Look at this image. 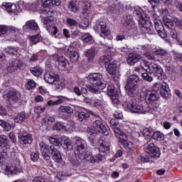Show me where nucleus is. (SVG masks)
<instances>
[{
  "label": "nucleus",
  "mask_w": 182,
  "mask_h": 182,
  "mask_svg": "<svg viewBox=\"0 0 182 182\" xmlns=\"http://www.w3.org/2000/svg\"><path fill=\"white\" fill-rule=\"evenodd\" d=\"M23 29L26 32H28V31H38L39 26H38V23L35 21L30 20L23 26Z\"/></svg>",
  "instance_id": "obj_29"
},
{
  "label": "nucleus",
  "mask_w": 182,
  "mask_h": 182,
  "mask_svg": "<svg viewBox=\"0 0 182 182\" xmlns=\"http://www.w3.org/2000/svg\"><path fill=\"white\" fill-rule=\"evenodd\" d=\"M99 63L104 64L106 67L107 65H111L112 63H114V60H113V57H112V55H103L100 57Z\"/></svg>",
  "instance_id": "obj_35"
},
{
  "label": "nucleus",
  "mask_w": 182,
  "mask_h": 182,
  "mask_svg": "<svg viewBox=\"0 0 182 182\" xmlns=\"http://www.w3.org/2000/svg\"><path fill=\"white\" fill-rule=\"evenodd\" d=\"M101 141L102 144L98 149L100 153H106V151H109V150H110V146L105 145V144H103V140H102Z\"/></svg>",
  "instance_id": "obj_58"
},
{
  "label": "nucleus",
  "mask_w": 182,
  "mask_h": 182,
  "mask_svg": "<svg viewBox=\"0 0 182 182\" xmlns=\"http://www.w3.org/2000/svg\"><path fill=\"white\" fill-rule=\"evenodd\" d=\"M31 73L34 76H41L42 75L43 71L41 68L39 67H34L31 68Z\"/></svg>",
  "instance_id": "obj_50"
},
{
  "label": "nucleus",
  "mask_w": 182,
  "mask_h": 182,
  "mask_svg": "<svg viewBox=\"0 0 182 182\" xmlns=\"http://www.w3.org/2000/svg\"><path fill=\"white\" fill-rule=\"evenodd\" d=\"M65 100H66V97H59L58 100H57L56 101H53V100L48 101L47 105H48V106H53L55 105H60V104L63 103V102H65Z\"/></svg>",
  "instance_id": "obj_46"
},
{
  "label": "nucleus",
  "mask_w": 182,
  "mask_h": 182,
  "mask_svg": "<svg viewBox=\"0 0 182 182\" xmlns=\"http://www.w3.org/2000/svg\"><path fill=\"white\" fill-rule=\"evenodd\" d=\"M75 154L80 159V160H85V159H90V151H87V143L86 140L80 136H75Z\"/></svg>",
  "instance_id": "obj_3"
},
{
  "label": "nucleus",
  "mask_w": 182,
  "mask_h": 182,
  "mask_svg": "<svg viewBox=\"0 0 182 182\" xmlns=\"http://www.w3.org/2000/svg\"><path fill=\"white\" fill-rule=\"evenodd\" d=\"M88 140L90 145L93 147H96V146H97V143H99V139H97L96 136H89Z\"/></svg>",
  "instance_id": "obj_55"
},
{
  "label": "nucleus",
  "mask_w": 182,
  "mask_h": 182,
  "mask_svg": "<svg viewBox=\"0 0 182 182\" xmlns=\"http://www.w3.org/2000/svg\"><path fill=\"white\" fill-rule=\"evenodd\" d=\"M1 169L4 174H18V173H22V168L19 165L14 164H6L1 166Z\"/></svg>",
  "instance_id": "obj_13"
},
{
  "label": "nucleus",
  "mask_w": 182,
  "mask_h": 182,
  "mask_svg": "<svg viewBox=\"0 0 182 182\" xmlns=\"http://www.w3.org/2000/svg\"><path fill=\"white\" fill-rule=\"evenodd\" d=\"M109 124L114 133L115 134L116 137H120V136L124 134V132H122V130L117 127V126H119V121L116 118L112 119L109 121Z\"/></svg>",
  "instance_id": "obj_23"
},
{
  "label": "nucleus",
  "mask_w": 182,
  "mask_h": 182,
  "mask_svg": "<svg viewBox=\"0 0 182 182\" xmlns=\"http://www.w3.org/2000/svg\"><path fill=\"white\" fill-rule=\"evenodd\" d=\"M151 139L156 141H163L164 140V134L160 131L154 132L151 134Z\"/></svg>",
  "instance_id": "obj_38"
},
{
  "label": "nucleus",
  "mask_w": 182,
  "mask_h": 182,
  "mask_svg": "<svg viewBox=\"0 0 182 182\" xmlns=\"http://www.w3.org/2000/svg\"><path fill=\"white\" fill-rule=\"evenodd\" d=\"M58 68L60 70H66L69 66V61L63 56H60L58 58Z\"/></svg>",
  "instance_id": "obj_31"
},
{
  "label": "nucleus",
  "mask_w": 182,
  "mask_h": 182,
  "mask_svg": "<svg viewBox=\"0 0 182 182\" xmlns=\"http://www.w3.org/2000/svg\"><path fill=\"white\" fill-rule=\"evenodd\" d=\"M41 12L43 14L46 15V17L43 18L44 28H46L52 36H54V38H59L58 36H56L58 34V27L55 26V19L53 18L55 11L46 6L41 11Z\"/></svg>",
  "instance_id": "obj_1"
},
{
  "label": "nucleus",
  "mask_w": 182,
  "mask_h": 182,
  "mask_svg": "<svg viewBox=\"0 0 182 182\" xmlns=\"http://www.w3.org/2000/svg\"><path fill=\"white\" fill-rule=\"evenodd\" d=\"M84 160H87V161H90L92 164H95V163H99L103 160V156L102 154H98L95 156H92V152H90V158L85 159Z\"/></svg>",
  "instance_id": "obj_37"
},
{
  "label": "nucleus",
  "mask_w": 182,
  "mask_h": 182,
  "mask_svg": "<svg viewBox=\"0 0 182 182\" xmlns=\"http://www.w3.org/2000/svg\"><path fill=\"white\" fill-rule=\"evenodd\" d=\"M154 132L151 129H149V128H144L142 130V134L144 136V137H150L151 134H153Z\"/></svg>",
  "instance_id": "obj_62"
},
{
  "label": "nucleus",
  "mask_w": 182,
  "mask_h": 182,
  "mask_svg": "<svg viewBox=\"0 0 182 182\" xmlns=\"http://www.w3.org/2000/svg\"><path fill=\"white\" fill-rule=\"evenodd\" d=\"M142 79L145 80L146 82H151L152 80H154V78L151 76V73L147 72V73H143L141 74Z\"/></svg>",
  "instance_id": "obj_54"
},
{
  "label": "nucleus",
  "mask_w": 182,
  "mask_h": 182,
  "mask_svg": "<svg viewBox=\"0 0 182 182\" xmlns=\"http://www.w3.org/2000/svg\"><path fill=\"white\" fill-rule=\"evenodd\" d=\"M88 80L92 86H95L100 90H103L106 87V81H105L103 75L100 73L90 74Z\"/></svg>",
  "instance_id": "obj_6"
},
{
  "label": "nucleus",
  "mask_w": 182,
  "mask_h": 182,
  "mask_svg": "<svg viewBox=\"0 0 182 182\" xmlns=\"http://www.w3.org/2000/svg\"><path fill=\"white\" fill-rule=\"evenodd\" d=\"M145 153L149 154L151 159H159L160 157V149L154 143H147L144 146Z\"/></svg>",
  "instance_id": "obj_12"
},
{
  "label": "nucleus",
  "mask_w": 182,
  "mask_h": 182,
  "mask_svg": "<svg viewBox=\"0 0 182 182\" xmlns=\"http://www.w3.org/2000/svg\"><path fill=\"white\" fill-rule=\"evenodd\" d=\"M18 140L21 144H31L33 141L32 134L28 132L18 134Z\"/></svg>",
  "instance_id": "obj_22"
},
{
  "label": "nucleus",
  "mask_w": 182,
  "mask_h": 182,
  "mask_svg": "<svg viewBox=\"0 0 182 182\" xmlns=\"http://www.w3.org/2000/svg\"><path fill=\"white\" fill-rule=\"evenodd\" d=\"M154 26L156 32L161 31L164 28L161 21L157 19L154 20Z\"/></svg>",
  "instance_id": "obj_53"
},
{
  "label": "nucleus",
  "mask_w": 182,
  "mask_h": 182,
  "mask_svg": "<svg viewBox=\"0 0 182 182\" xmlns=\"http://www.w3.org/2000/svg\"><path fill=\"white\" fill-rule=\"evenodd\" d=\"M140 77L137 74L131 75L127 80L126 90L129 96L136 97L137 96V87Z\"/></svg>",
  "instance_id": "obj_4"
},
{
  "label": "nucleus",
  "mask_w": 182,
  "mask_h": 182,
  "mask_svg": "<svg viewBox=\"0 0 182 182\" xmlns=\"http://www.w3.org/2000/svg\"><path fill=\"white\" fill-rule=\"evenodd\" d=\"M113 116L117 120H122L123 119V112H122L119 109H117L114 111Z\"/></svg>",
  "instance_id": "obj_59"
},
{
  "label": "nucleus",
  "mask_w": 182,
  "mask_h": 182,
  "mask_svg": "<svg viewBox=\"0 0 182 182\" xmlns=\"http://www.w3.org/2000/svg\"><path fill=\"white\" fill-rule=\"evenodd\" d=\"M147 105H154L159 102V92L154 90L150 94H147L145 97Z\"/></svg>",
  "instance_id": "obj_20"
},
{
  "label": "nucleus",
  "mask_w": 182,
  "mask_h": 182,
  "mask_svg": "<svg viewBox=\"0 0 182 182\" xmlns=\"http://www.w3.org/2000/svg\"><path fill=\"white\" fill-rule=\"evenodd\" d=\"M2 8L6 9L9 14H16V5L11 3H3Z\"/></svg>",
  "instance_id": "obj_36"
},
{
  "label": "nucleus",
  "mask_w": 182,
  "mask_h": 182,
  "mask_svg": "<svg viewBox=\"0 0 182 182\" xmlns=\"http://www.w3.org/2000/svg\"><path fill=\"white\" fill-rule=\"evenodd\" d=\"M125 106L131 113H137L139 114H146V107L134 102L133 100H129L125 102Z\"/></svg>",
  "instance_id": "obj_7"
},
{
  "label": "nucleus",
  "mask_w": 182,
  "mask_h": 182,
  "mask_svg": "<svg viewBox=\"0 0 182 182\" xmlns=\"http://www.w3.org/2000/svg\"><path fill=\"white\" fill-rule=\"evenodd\" d=\"M59 113H67L68 114H70V113H73V109L70 106H60L58 109Z\"/></svg>",
  "instance_id": "obj_47"
},
{
  "label": "nucleus",
  "mask_w": 182,
  "mask_h": 182,
  "mask_svg": "<svg viewBox=\"0 0 182 182\" xmlns=\"http://www.w3.org/2000/svg\"><path fill=\"white\" fill-rule=\"evenodd\" d=\"M68 9L71 12H74V14H76L77 11H79V9L77 8V2L75 1H70L68 2Z\"/></svg>",
  "instance_id": "obj_44"
},
{
  "label": "nucleus",
  "mask_w": 182,
  "mask_h": 182,
  "mask_svg": "<svg viewBox=\"0 0 182 182\" xmlns=\"http://www.w3.org/2000/svg\"><path fill=\"white\" fill-rule=\"evenodd\" d=\"M39 59V55L38 53H33L29 58L28 62L30 63H33L35 62H38Z\"/></svg>",
  "instance_id": "obj_60"
},
{
  "label": "nucleus",
  "mask_w": 182,
  "mask_h": 182,
  "mask_svg": "<svg viewBox=\"0 0 182 182\" xmlns=\"http://www.w3.org/2000/svg\"><path fill=\"white\" fill-rule=\"evenodd\" d=\"M81 39L85 43H89V42H92L93 37L89 33H87L81 36Z\"/></svg>",
  "instance_id": "obj_51"
},
{
  "label": "nucleus",
  "mask_w": 182,
  "mask_h": 182,
  "mask_svg": "<svg viewBox=\"0 0 182 182\" xmlns=\"http://www.w3.org/2000/svg\"><path fill=\"white\" fill-rule=\"evenodd\" d=\"M94 31H95V32H100V36L103 38V39L109 38V36L110 35V31H109V28H107V24H106V22L105 21L97 23L94 26Z\"/></svg>",
  "instance_id": "obj_11"
},
{
  "label": "nucleus",
  "mask_w": 182,
  "mask_h": 182,
  "mask_svg": "<svg viewBox=\"0 0 182 182\" xmlns=\"http://www.w3.org/2000/svg\"><path fill=\"white\" fill-rule=\"evenodd\" d=\"M0 126H1V127H3L6 132H9V130L11 129V124L8 122H5L2 119H0Z\"/></svg>",
  "instance_id": "obj_56"
},
{
  "label": "nucleus",
  "mask_w": 182,
  "mask_h": 182,
  "mask_svg": "<svg viewBox=\"0 0 182 182\" xmlns=\"http://www.w3.org/2000/svg\"><path fill=\"white\" fill-rule=\"evenodd\" d=\"M133 15L134 16H138L139 18V25L141 24V22L140 21L141 19H142L143 21H147L149 20V18L146 16H144V11H143V9L138 8V9H135L134 12H133Z\"/></svg>",
  "instance_id": "obj_32"
},
{
  "label": "nucleus",
  "mask_w": 182,
  "mask_h": 182,
  "mask_svg": "<svg viewBox=\"0 0 182 182\" xmlns=\"http://www.w3.org/2000/svg\"><path fill=\"white\" fill-rule=\"evenodd\" d=\"M95 55H96V52L93 49H89L85 52V55L87 58L88 60H92L95 58Z\"/></svg>",
  "instance_id": "obj_52"
},
{
  "label": "nucleus",
  "mask_w": 182,
  "mask_h": 182,
  "mask_svg": "<svg viewBox=\"0 0 182 182\" xmlns=\"http://www.w3.org/2000/svg\"><path fill=\"white\" fill-rule=\"evenodd\" d=\"M119 141L124 146V149L127 150L128 151H130L132 153V151H134L136 150V145L133 144L132 141H127L128 138L127 135L124 133L119 136H118Z\"/></svg>",
  "instance_id": "obj_14"
},
{
  "label": "nucleus",
  "mask_w": 182,
  "mask_h": 182,
  "mask_svg": "<svg viewBox=\"0 0 182 182\" xmlns=\"http://www.w3.org/2000/svg\"><path fill=\"white\" fill-rule=\"evenodd\" d=\"M90 114L97 117V114L96 112H93V111L89 109H85L84 111L78 112L77 119L80 122H83V120H87V119L90 117Z\"/></svg>",
  "instance_id": "obj_21"
},
{
  "label": "nucleus",
  "mask_w": 182,
  "mask_h": 182,
  "mask_svg": "<svg viewBox=\"0 0 182 182\" xmlns=\"http://www.w3.org/2000/svg\"><path fill=\"white\" fill-rule=\"evenodd\" d=\"M153 52L156 56H158V58H161V59H166V58H168L170 55L168 52L161 47L154 48Z\"/></svg>",
  "instance_id": "obj_28"
},
{
  "label": "nucleus",
  "mask_w": 182,
  "mask_h": 182,
  "mask_svg": "<svg viewBox=\"0 0 182 182\" xmlns=\"http://www.w3.org/2000/svg\"><path fill=\"white\" fill-rule=\"evenodd\" d=\"M6 97H7V105L8 107H14V105L18 103L19 100H21V93L16 90H10L5 95Z\"/></svg>",
  "instance_id": "obj_9"
},
{
  "label": "nucleus",
  "mask_w": 182,
  "mask_h": 182,
  "mask_svg": "<svg viewBox=\"0 0 182 182\" xmlns=\"http://www.w3.org/2000/svg\"><path fill=\"white\" fill-rule=\"evenodd\" d=\"M141 31L142 33L148 35H154V28L149 20H143L141 18Z\"/></svg>",
  "instance_id": "obj_15"
},
{
  "label": "nucleus",
  "mask_w": 182,
  "mask_h": 182,
  "mask_svg": "<svg viewBox=\"0 0 182 182\" xmlns=\"http://www.w3.org/2000/svg\"><path fill=\"white\" fill-rule=\"evenodd\" d=\"M49 141L51 144H53V146H62L65 150H73V144L68 138H65L60 143V139L58 136H50L49 137Z\"/></svg>",
  "instance_id": "obj_8"
},
{
  "label": "nucleus",
  "mask_w": 182,
  "mask_h": 182,
  "mask_svg": "<svg viewBox=\"0 0 182 182\" xmlns=\"http://www.w3.org/2000/svg\"><path fill=\"white\" fill-rule=\"evenodd\" d=\"M175 6L179 12H182V1L181 0H176Z\"/></svg>",
  "instance_id": "obj_64"
},
{
  "label": "nucleus",
  "mask_w": 182,
  "mask_h": 182,
  "mask_svg": "<svg viewBox=\"0 0 182 182\" xmlns=\"http://www.w3.org/2000/svg\"><path fill=\"white\" fill-rule=\"evenodd\" d=\"M0 147L1 149H6V150L11 149L9 139H8L5 135H0Z\"/></svg>",
  "instance_id": "obj_33"
},
{
  "label": "nucleus",
  "mask_w": 182,
  "mask_h": 182,
  "mask_svg": "<svg viewBox=\"0 0 182 182\" xmlns=\"http://www.w3.org/2000/svg\"><path fill=\"white\" fill-rule=\"evenodd\" d=\"M154 90H156L157 93H159L163 99H167L170 96V88L168 84L164 82H156L154 85Z\"/></svg>",
  "instance_id": "obj_10"
},
{
  "label": "nucleus",
  "mask_w": 182,
  "mask_h": 182,
  "mask_svg": "<svg viewBox=\"0 0 182 182\" xmlns=\"http://www.w3.org/2000/svg\"><path fill=\"white\" fill-rule=\"evenodd\" d=\"M87 133L90 134V136H95L98 133H102L105 136H109L107 128L104 125L103 120L99 117L98 119L94 122L92 127L87 128Z\"/></svg>",
  "instance_id": "obj_5"
},
{
  "label": "nucleus",
  "mask_w": 182,
  "mask_h": 182,
  "mask_svg": "<svg viewBox=\"0 0 182 182\" xmlns=\"http://www.w3.org/2000/svg\"><path fill=\"white\" fill-rule=\"evenodd\" d=\"M107 90V95L109 96V97H111L113 105H120V100H119V94H117V91L114 90V86H108Z\"/></svg>",
  "instance_id": "obj_18"
},
{
  "label": "nucleus",
  "mask_w": 182,
  "mask_h": 182,
  "mask_svg": "<svg viewBox=\"0 0 182 182\" xmlns=\"http://www.w3.org/2000/svg\"><path fill=\"white\" fill-rule=\"evenodd\" d=\"M44 80L49 83L50 85L52 83H55L56 80H59V75L55 74L53 72H47L44 75Z\"/></svg>",
  "instance_id": "obj_25"
},
{
  "label": "nucleus",
  "mask_w": 182,
  "mask_h": 182,
  "mask_svg": "<svg viewBox=\"0 0 182 182\" xmlns=\"http://www.w3.org/2000/svg\"><path fill=\"white\" fill-rule=\"evenodd\" d=\"M155 63L151 64L149 61L144 60L143 63H141V68L150 73L151 72V68L154 67Z\"/></svg>",
  "instance_id": "obj_43"
},
{
  "label": "nucleus",
  "mask_w": 182,
  "mask_h": 182,
  "mask_svg": "<svg viewBox=\"0 0 182 182\" xmlns=\"http://www.w3.org/2000/svg\"><path fill=\"white\" fill-rule=\"evenodd\" d=\"M150 73H154V76L157 77L158 80H163L166 76V73H164L161 66L157 64L154 65V67L151 68Z\"/></svg>",
  "instance_id": "obj_17"
},
{
  "label": "nucleus",
  "mask_w": 182,
  "mask_h": 182,
  "mask_svg": "<svg viewBox=\"0 0 182 182\" xmlns=\"http://www.w3.org/2000/svg\"><path fill=\"white\" fill-rule=\"evenodd\" d=\"M105 68L107 69V73L111 76H114L117 73V64L115 62L111 64H107Z\"/></svg>",
  "instance_id": "obj_34"
},
{
  "label": "nucleus",
  "mask_w": 182,
  "mask_h": 182,
  "mask_svg": "<svg viewBox=\"0 0 182 182\" xmlns=\"http://www.w3.org/2000/svg\"><path fill=\"white\" fill-rule=\"evenodd\" d=\"M39 146L44 160H50V154H52L53 160H54L55 163H62L60 151H59L55 146H49L45 142H40Z\"/></svg>",
  "instance_id": "obj_2"
},
{
  "label": "nucleus",
  "mask_w": 182,
  "mask_h": 182,
  "mask_svg": "<svg viewBox=\"0 0 182 182\" xmlns=\"http://www.w3.org/2000/svg\"><path fill=\"white\" fill-rule=\"evenodd\" d=\"M140 59H141V55L137 54L136 53H131L128 55L127 62L128 65L133 66V65H135V63H137V62H139Z\"/></svg>",
  "instance_id": "obj_27"
},
{
  "label": "nucleus",
  "mask_w": 182,
  "mask_h": 182,
  "mask_svg": "<svg viewBox=\"0 0 182 182\" xmlns=\"http://www.w3.org/2000/svg\"><path fill=\"white\" fill-rule=\"evenodd\" d=\"M67 25L69 26V28H71L73 29V28H77L79 23H77V21L72 18H68L66 20Z\"/></svg>",
  "instance_id": "obj_45"
},
{
  "label": "nucleus",
  "mask_w": 182,
  "mask_h": 182,
  "mask_svg": "<svg viewBox=\"0 0 182 182\" xmlns=\"http://www.w3.org/2000/svg\"><path fill=\"white\" fill-rule=\"evenodd\" d=\"M8 151L9 149H3V151L0 153V164L1 166H5V160L8 157Z\"/></svg>",
  "instance_id": "obj_42"
},
{
  "label": "nucleus",
  "mask_w": 182,
  "mask_h": 182,
  "mask_svg": "<svg viewBox=\"0 0 182 182\" xmlns=\"http://www.w3.org/2000/svg\"><path fill=\"white\" fill-rule=\"evenodd\" d=\"M9 31L12 33H15V35H19V33H22V30L19 28H16V27L10 26L6 27V26H0V36L1 35H5L6 33V31Z\"/></svg>",
  "instance_id": "obj_24"
},
{
  "label": "nucleus",
  "mask_w": 182,
  "mask_h": 182,
  "mask_svg": "<svg viewBox=\"0 0 182 182\" xmlns=\"http://www.w3.org/2000/svg\"><path fill=\"white\" fill-rule=\"evenodd\" d=\"M146 114L151 113L154 116H157L160 113V107L158 103L151 104V107H145Z\"/></svg>",
  "instance_id": "obj_30"
},
{
  "label": "nucleus",
  "mask_w": 182,
  "mask_h": 182,
  "mask_svg": "<svg viewBox=\"0 0 182 182\" xmlns=\"http://www.w3.org/2000/svg\"><path fill=\"white\" fill-rule=\"evenodd\" d=\"M67 54L70 56V59L72 62H77L80 57V54H79V52L76 50V48L73 46H70L68 48Z\"/></svg>",
  "instance_id": "obj_19"
},
{
  "label": "nucleus",
  "mask_w": 182,
  "mask_h": 182,
  "mask_svg": "<svg viewBox=\"0 0 182 182\" xmlns=\"http://www.w3.org/2000/svg\"><path fill=\"white\" fill-rule=\"evenodd\" d=\"M26 87L28 90H33L36 87V82L33 80H27Z\"/></svg>",
  "instance_id": "obj_49"
},
{
  "label": "nucleus",
  "mask_w": 182,
  "mask_h": 182,
  "mask_svg": "<svg viewBox=\"0 0 182 182\" xmlns=\"http://www.w3.org/2000/svg\"><path fill=\"white\" fill-rule=\"evenodd\" d=\"M6 53H9V55H13L14 56H18L19 55V48L18 47H7L5 49Z\"/></svg>",
  "instance_id": "obj_40"
},
{
  "label": "nucleus",
  "mask_w": 182,
  "mask_h": 182,
  "mask_svg": "<svg viewBox=\"0 0 182 182\" xmlns=\"http://www.w3.org/2000/svg\"><path fill=\"white\" fill-rule=\"evenodd\" d=\"M87 89L88 92H90V93H93L94 95H98L99 98L97 97H95L92 98V105L93 106H100L102 105V94L99 91V90L93 87V86L88 85H87Z\"/></svg>",
  "instance_id": "obj_16"
},
{
  "label": "nucleus",
  "mask_w": 182,
  "mask_h": 182,
  "mask_svg": "<svg viewBox=\"0 0 182 182\" xmlns=\"http://www.w3.org/2000/svg\"><path fill=\"white\" fill-rule=\"evenodd\" d=\"M124 25L129 31H137V26L136 25L134 20H133V17L130 16L127 17L124 22Z\"/></svg>",
  "instance_id": "obj_26"
},
{
  "label": "nucleus",
  "mask_w": 182,
  "mask_h": 182,
  "mask_svg": "<svg viewBox=\"0 0 182 182\" xmlns=\"http://www.w3.org/2000/svg\"><path fill=\"white\" fill-rule=\"evenodd\" d=\"M163 21L165 28L168 31L174 28V19L172 20L171 18L164 17Z\"/></svg>",
  "instance_id": "obj_39"
},
{
  "label": "nucleus",
  "mask_w": 182,
  "mask_h": 182,
  "mask_svg": "<svg viewBox=\"0 0 182 182\" xmlns=\"http://www.w3.org/2000/svg\"><path fill=\"white\" fill-rule=\"evenodd\" d=\"M53 129L57 131L68 130V126L63 122H57L55 124Z\"/></svg>",
  "instance_id": "obj_48"
},
{
  "label": "nucleus",
  "mask_w": 182,
  "mask_h": 182,
  "mask_svg": "<svg viewBox=\"0 0 182 182\" xmlns=\"http://www.w3.org/2000/svg\"><path fill=\"white\" fill-rule=\"evenodd\" d=\"M25 119H26V113H25V112H21L14 117V122L15 123H23Z\"/></svg>",
  "instance_id": "obj_41"
},
{
  "label": "nucleus",
  "mask_w": 182,
  "mask_h": 182,
  "mask_svg": "<svg viewBox=\"0 0 182 182\" xmlns=\"http://www.w3.org/2000/svg\"><path fill=\"white\" fill-rule=\"evenodd\" d=\"M29 39L33 45H36V43H38V42L41 41V35L37 34L36 36H29Z\"/></svg>",
  "instance_id": "obj_57"
},
{
  "label": "nucleus",
  "mask_w": 182,
  "mask_h": 182,
  "mask_svg": "<svg viewBox=\"0 0 182 182\" xmlns=\"http://www.w3.org/2000/svg\"><path fill=\"white\" fill-rule=\"evenodd\" d=\"M173 23H175L176 26H177V28H178L179 29H181L182 31V20L175 17L173 18Z\"/></svg>",
  "instance_id": "obj_63"
},
{
  "label": "nucleus",
  "mask_w": 182,
  "mask_h": 182,
  "mask_svg": "<svg viewBox=\"0 0 182 182\" xmlns=\"http://www.w3.org/2000/svg\"><path fill=\"white\" fill-rule=\"evenodd\" d=\"M10 64H11L13 65V67L18 70L19 69V68H21V66H22V61H21L19 60H14Z\"/></svg>",
  "instance_id": "obj_61"
}]
</instances>
